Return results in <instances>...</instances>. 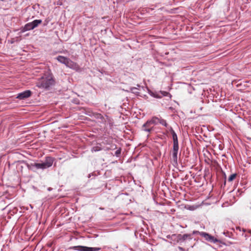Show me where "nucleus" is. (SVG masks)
I'll return each instance as SVG.
<instances>
[{
	"label": "nucleus",
	"mask_w": 251,
	"mask_h": 251,
	"mask_svg": "<svg viewBox=\"0 0 251 251\" xmlns=\"http://www.w3.org/2000/svg\"><path fill=\"white\" fill-rule=\"evenodd\" d=\"M54 84V80L50 75H44L36 83V86L39 88L49 89Z\"/></svg>",
	"instance_id": "obj_1"
},
{
	"label": "nucleus",
	"mask_w": 251,
	"mask_h": 251,
	"mask_svg": "<svg viewBox=\"0 0 251 251\" xmlns=\"http://www.w3.org/2000/svg\"><path fill=\"white\" fill-rule=\"evenodd\" d=\"M42 22L41 20H35L32 22L27 23L21 28V32H25L26 31L32 30L37 27Z\"/></svg>",
	"instance_id": "obj_2"
},
{
	"label": "nucleus",
	"mask_w": 251,
	"mask_h": 251,
	"mask_svg": "<svg viewBox=\"0 0 251 251\" xmlns=\"http://www.w3.org/2000/svg\"><path fill=\"white\" fill-rule=\"evenodd\" d=\"M193 240L192 234H177L176 243H184L185 245L188 244L189 242Z\"/></svg>",
	"instance_id": "obj_3"
},
{
	"label": "nucleus",
	"mask_w": 251,
	"mask_h": 251,
	"mask_svg": "<svg viewBox=\"0 0 251 251\" xmlns=\"http://www.w3.org/2000/svg\"><path fill=\"white\" fill-rule=\"evenodd\" d=\"M70 249L78 251H99L101 250L100 248L88 247L83 246H73L71 247Z\"/></svg>",
	"instance_id": "obj_4"
},
{
	"label": "nucleus",
	"mask_w": 251,
	"mask_h": 251,
	"mask_svg": "<svg viewBox=\"0 0 251 251\" xmlns=\"http://www.w3.org/2000/svg\"><path fill=\"white\" fill-rule=\"evenodd\" d=\"M200 235L203 237L206 240L212 242L213 243H222L219 240L215 238L213 236L204 232H201L200 233Z\"/></svg>",
	"instance_id": "obj_5"
},
{
	"label": "nucleus",
	"mask_w": 251,
	"mask_h": 251,
	"mask_svg": "<svg viewBox=\"0 0 251 251\" xmlns=\"http://www.w3.org/2000/svg\"><path fill=\"white\" fill-rule=\"evenodd\" d=\"M53 161V158L50 156L46 157L45 161L42 162L43 170L50 167L52 165Z\"/></svg>",
	"instance_id": "obj_6"
},
{
	"label": "nucleus",
	"mask_w": 251,
	"mask_h": 251,
	"mask_svg": "<svg viewBox=\"0 0 251 251\" xmlns=\"http://www.w3.org/2000/svg\"><path fill=\"white\" fill-rule=\"evenodd\" d=\"M143 130L151 133L153 130V125L150 120H148L142 126Z\"/></svg>",
	"instance_id": "obj_7"
},
{
	"label": "nucleus",
	"mask_w": 251,
	"mask_h": 251,
	"mask_svg": "<svg viewBox=\"0 0 251 251\" xmlns=\"http://www.w3.org/2000/svg\"><path fill=\"white\" fill-rule=\"evenodd\" d=\"M149 94L152 97L155 98L160 99L163 96H166L168 95H170V94L165 91H160L159 93L158 92H153L150 90H149Z\"/></svg>",
	"instance_id": "obj_8"
},
{
	"label": "nucleus",
	"mask_w": 251,
	"mask_h": 251,
	"mask_svg": "<svg viewBox=\"0 0 251 251\" xmlns=\"http://www.w3.org/2000/svg\"><path fill=\"white\" fill-rule=\"evenodd\" d=\"M31 95V92L30 90H25L18 94L16 98L19 100H24L29 98Z\"/></svg>",
	"instance_id": "obj_9"
},
{
	"label": "nucleus",
	"mask_w": 251,
	"mask_h": 251,
	"mask_svg": "<svg viewBox=\"0 0 251 251\" xmlns=\"http://www.w3.org/2000/svg\"><path fill=\"white\" fill-rule=\"evenodd\" d=\"M66 66L75 71H77L79 69V67L78 65V64L74 62V61H72L69 58L67 62Z\"/></svg>",
	"instance_id": "obj_10"
},
{
	"label": "nucleus",
	"mask_w": 251,
	"mask_h": 251,
	"mask_svg": "<svg viewBox=\"0 0 251 251\" xmlns=\"http://www.w3.org/2000/svg\"><path fill=\"white\" fill-rule=\"evenodd\" d=\"M56 59L58 62L65 65L67 63L68 60L69 59L68 58L61 55L58 56Z\"/></svg>",
	"instance_id": "obj_11"
},
{
	"label": "nucleus",
	"mask_w": 251,
	"mask_h": 251,
	"mask_svg": "<svg viewBox=\"0 0 251 251\" xmlns=\"http://www.w3.org/2000/svg\"><path fill=\"white\" fill-rule=\"evenodd\" d=\"M177 154L178 152L172 151V159L174 162V165L177 164Z\"/></svg>",
	"instance_id": "obj_12"
},
{
	"label": "nucleus",
	"mask_w": 251,
	"mask_h": 251,
	"mask_svg": "<svg viewBox=\"0 0 251 251\" xmlns=\"http://www.w3.org/2000/svg\"><path fill=\"white\" fill-rule=\"evenodd\" d=\"M32 167H35L36 169H42L43 170L42 163H35L31 164Z\"/></svg>",
	"instance_id": "obj_13"
},
{
	"label": "nucleus",
	"mask_w": 251,
	"mask_h": 251,
	"mask_svg": "<svg viewBox=\"0 0 251 251\" xmlns=\"http://www.w3.org/2000/svg\"><path fill=\"white\" fill-rule=\"evenodd\" d=\"M151 122L153 125H156L159 123V118L154 116L151 120Z\"/></svg>",
	"instance_id": "obj_14"
},
{
	"label": "nucleus",
	"mask_w": 251,
	"mask_h": 251,
	"mask_svg": "<svg viewBox=\"0 0 251 251\" xmlns=\"http://www.w3.org/2000/svg\"><path fill=\"white\" fill-rule=\"evenodd\" d=\"M139 89L135 87H132L130 88V91L131 93L135 94L137 96H138L140 94L139 92L138 91Z\"/></svg>",
	"instance_id": "obj_15"
},
{
	"label": "nucleus",
	"mask_w": 251,
	"mask_h": 251,
	"mask_svg": "<svg viewBox=\"0 0 251 251\" xmlns=\"http://www.w3.org/2000/svg\"><path fill=\"white\" fill-rule=\"evenodd\" d=\"M179 149L178 146V142L177 143H173V148L172 151L174 152H178Z\"/></svg>",
	"instance_id": "obj_16"
},
{
	"label": "nucleus",
	"mask_w": 251,
	"mask_h": 251,
	"mask_svg": "<svg viewBox=\"0 0 251 251\" xmlns=\"http://www.w3.org/2000/svg\"><path fill=\"white\" fill-rule=\"evenodd\" d=\"M159 123L165 127H168V124L166 121L163 119L159 118Z\"/></svg>",
	"instance_id": "obj_17"
},
{
	"label": "nucleus",
	"mask_w": 251,
	"mask_h": 251,
	"mask_svg": "<svg viewBox=\"0 0 251 251\" xmlns=\"http://www.w3.org/2000/svg\"><path fill=\"white\" fill-rule=\"evenodd\" d=\"M172 133L173 140V143H177L178 139H177V136L176 134V133L175 131H173Z\"/></svg>",
	"instance_id": "obj_18"
},
{
	"label": "nucleus",
	"mask_w": 251,
	"mask_h": 251,
	"mask_svg": "<svg viewBox=\"0 0 251 251\" xmlns=\"http://www.w3.org/2000/svg\"><path fill=\"white\" fill-rule=\"evenodd\" d=\"M101 150V148L99 146H94L91 149L92 152H96Z\"/></svg>",
	"instance_id": "obj_19"
},
{
	"label": "nucleus",
	"mask_w": 251,
	"mask_h": 251,
	"mask_svg": "<svg viewBox=\"0 0 251 251\" xmlns=\"http://www.w3.org/2000/svg\"><path fill=\"white\" fill-rule=\"evenodd\" d=\"M236 176V174H233L231 175L228 178V181L229 182L232 181L233 179H234L235 178Z\"/></svg>",
	"instance_id": "obj_20"
},
{
	"label": "nucleus",
	"mask_w": 251,
	"mask_h": 251,
	"mask_svg": "<svg viewBox=\"0 0 251 251\" xmlns=\"http://www.w3.org/2000/svg\"><path fill=\"white\" fill-rule=\"evenodd\" d=\"M176 237H177V234H174L171 235H169L167 236V238L168 239H171V240H173L174 238H176Z\"/></svg>",
	"instance_id": "obj_21"
},
{
	"label": "nucleus",
	"mask_w": 251,
	"mask_h": 251,
	"mask_svg": "<svg viewBox=\"0 0 251 251\" xmlns=\"http://www.w3.org/2000/svg\"><path fill=\"white\" fill-rule=\"evenodd\" d=\"M121 149H118V150H117L115 151V155H116L117 156H119V155L121 154Z\"/></svg>",
	"instance_id": "obj_22"
},
{
	"label": "nucleus",
	"mask_w": 251,
	"mask_h": 251,
	"mask_svg": "<svg viewBox=\"0 0 251 251\" xmlns=\"http://www.w3.org/2000/svg\"><path fill=\"white\" fill-rule=\"evenodd\" d=\"M168 129L171 131V133H172L173 131H175L174 129H173L172 127L171 126H168V127H167Z\"/></svg>",
	"instance_id": "obj_23"
},
{
	"label": "nucleus",
	"mask_w": 251,
	"mask_h": 251,
	"mask_svg": "<svg viewBox=\"0 0 251 251\" xmlns=\"http://www.w3.org/2000/svg\"><path fill=\"white\" fill-rule=\"evenodd\" d=\"M201 232H200L199 231H197V230H194L193 231V234H200V233H201Z\"/></svg>",
	"instance_id": "obj_24"
},
{
	"label": "nucleus",
	"mask_w": 251,
	"mask_h": 251,
	"mask_svg": "<svg viewBox=\"0 0 251 251\" xmlns=\"http://www.w3.org/2000/svg\"><path fill=\"white\" fill-rule=\"evenodd\" d=\"M178 249L180 251H185L184 249L182 247H178Z\"/></svg>",
	"instance_id": "obj_25"
},
{
	"label": "nucleus",
	"mask_w": 251,
	"mask_h": 251,
	"mask_svg": "<svg viewBox=\"0 0 251 251\" xmlns=\"http://www.w3.org/2000/svg\"><path fill=\"white\" fill-rule=\"evenodd\" d=\"M136 87L138 88L139 89L140 88H141V86L140 85L137 84ZM142 88H143V87H142Z\"/></svg>",
	"instance_id": "obj_26"
},
{
	"label": "nucleus",
	"mask_w": 251,
	"mask_h": 251,
	"mask_svg": "<svg viewBox=\"0 0 251 251\" xmlns=\"http://www.w3.org/2000/svg\"><path fill=\"white\" fill-rule=\"evenodd\" d=\"M173 241L175 242V243H174V244H176V238H174V240Z\"/></svg>",
	"instance_id": "obj_27"
},
{
	"label": "nucleus",
	"mask_w": 251,
	"mask_h": 251,
	"mask_svg": "<svg viewBox=\"0 0 251 251\" xmlns=\"http://www.w3.org/2000/svg\"><path fill=\"white\" fill-rule=\"evenodd\" d=\"M91 176V174H89V176H88V177H90Z\"/></svg>",
	"instance_id": "obj_28"
}]
</instances>
